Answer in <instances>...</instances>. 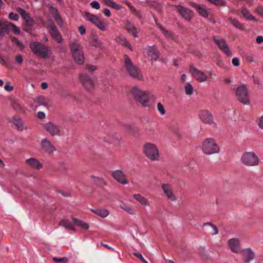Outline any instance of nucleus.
<instances>
[{"label":"nucleus","mask_w":263,"mask_h":263,"mask_svg":"<svg viewBox=\"0 0 263 263\" xmlns=\"http://www.w3.org/2000/svg\"><path fill=\"white\" fill-rule=\"evenodd\" d=\"M202 151L208 155L219 153L220 147L213 138L205 139L202 144Z\"/></svg>","instance_id":"nucleus-1"},{"label":"nucleus","mask_w":263,"mask_h":263,"mask_svg":"<svg viewBox=\"0 0 263 263\" xmlns=\"http://www.w3.org/2000/svg\"><path fill=\"white\" fill-rule=\"evenodd\" d=\"M30 48L34 54L40 56L43 59L47 58L49 51V48L40 42H31L30 44Z\"/></svg>","instance_id":"nucleus-2"},{"label":"nucleus","mask_w":263,"mask_h":263,"mask_svg":"<svg viewBox=\"0 0 263 263\" xmlns=\"http://www.w3.org/2000/svg\"><path fill=\"white\" fill-rule=\"evenodd\" d=\"M240 161L245 166L253 167L258 165L259 160L256 154L253 152H245L242 155Z\"/></svg>","instance_id":"nucleus-3"},{"label":"nucleus","mask_w":263,"mask_h":263,"mask_svg":"<svg viewBox=\"0 0 263 263\" xmlns=\"http://www.w3.org/2000/svg\"><path fill=\"white\" fill-rule=\"evenodd\" d=\"M136 101L141 104L144 107L149 106L150 97L146 92L133 88L131 90Z\"/></svg>","instance_id":"nucleus-4"},{"label":"nucleus","mask_w":263,"mask_h":263,"mask_svg":"<svg viewBox=\"0 0 263 263\" xmlns=\"http://www.w3.org/2000/svg\"><path fill=\"white\" fill-rule=\"evenodd\" d=\"M70 47L74 61L78 64H82L84 58L80 45L77 43H72L70 44Z\"/></svg>","instance_id":"nucleus-5"},{"label":"nucleus","mask_w":263,"mask_h":263,"mask_svg":"<svg viewBox=\"0 0 263 263\" xmlns=\"http://www.w3.org/2000/svg\"><path fill=\"white\" fill-rule=\"evenodd\" d=\"M144 152L151 160L156 161L158 159L159 153L155 144L150 143L145 144L144 146Z\"/></svg>","instance_id":"nucleus-6"},{"label":"nucleus","mask_w":263,"mask_h":263,"mask_svg":"<svg viewBox=\"0 0 263 263\" xmlns=\"http://www.w3.org/2000/svg\"><path fill=\"white\" fill-rule=\"evenodd\" d=\"M124 65L128 73L133 78L141 79L139 70L132 62L130 58L127 55H124Z\"/></svg>","instance_id":"nucleus-7"},{"label":"nucleus","mask_w":263,"mask_h":263,"mask_svg":"<svg viewBox=\"0 0 263 263\" xmlns=\"http://www.w3.org/2000/svg\"><path fill=\"white\" fill-rule=\"evenodd\" d=\"M85 17L87 21L93 24L101 31H104L106 30L105 26L107 25L108 24L103 23L97 15L89 12H85Z\"/></svg>","instance_id":"nucleus-8"},{"label":"nucleus","mask_w":263,"mask_h":263,"mask_svg":"<svg viewBox=\"0 0 263 263\" xmlns=\"http://www.w3.org/2000/svg\"><path fill=\"white\" fill-rule=\"evenodd\" d=\"M236 93L238 100L244 104L249 102L248 91L244 85L238 87L236 90Z\"/></svg>","instance_id":"nucleus-9"},{"label":"nucleus","mask_w":263,"mask_h":263,"mask_svg":"<svg viewBox=\"0 0 263 263\" xmlns=\"http://www.w3.org/2000/svg\"><path fill=\"white\" fill-rule=\"evenodd\" d=\"M145 52L151 58L152 62L161 61V54L156 46H147L144 49Z\"/></svg>","instance_id":"nucleus-10"},{"label":"nucleus","mask_w":263,"mask_h":263,"mask_svg":"<svg viewBox=\"0 0 263 263\" xmlns=\"http://www.w3.org/2000/svg\"><path fill=\"white\" fill-rule=\"evenodd\" d=\"M44 128L51 136L61 135L62 132V128L59 125L52 122H48L44 125Z\"/></svg>","instance_id":"nucleus-11"},{"label":"nucleus","mask_w":263,"mask_h":263,"mask_svg":"<svg viewBox=\"0 0 263 263\" xmlns=\"http://www.w3.org/2000/svg\"><path fill=\"white\" fill-rule=\"evenodd\" d=\"M213 39L214 43L218 46L219 48L227 55L231 56L232 55V52L230 51L228 45L223 39L214 36Z\"/></svg>","instance_id":"nucleus-12"},{"label":"nucleus","mask_w":263,"mask_h":263,"mask_svg":"<svg viewBox=\"0 0 263 263\" xmlns=\"http://www.w3.org/2000/svg\"><path fill=\"white\" fill-rule=\"evenodd\" d=\"M189 71L192 76L200 82L206 81L208 79V76L204 72L194 67L193 64L190 65Z\"/></svg>","instance_id":"nucleus-13"},{"label":"nucleus","mask_w":263,"mask_h":263,"mask_svg":"<svg viewBox=\"0 0 263 263\" xmlns=\"http://www.w3.org/2000/svg\"><path fill=\"white\" fill-rule=\"evenodd\" d=\"M41 149L45 153L51 154L56 151L55 147L48 139L45 138L41 140L40 142Z\"/></svg>","instance_id":"nucleus-14"},{"label":"nucleus","mask_w":263,"mask_h":263,"mask_svg":"<svg viewBox=\"0 0 263 263\" xmlns=\"http://www.w3.org/2000/svg\"><path fill=\"white\" fill-rule=\"evenodd\" d=\"M47 27L48 32L53 40L58 43H61L62 41V37L55 24L51 23L48 25Z\"/></svg>","instance_id":"nucleus-15"},{"label":"nucleus","mask_w":263,"mask_h":263,"mask_svg":"<svg viewBox=\"0 0 263 263\" xmlns=\"http://www.w3.org/2000/svg\"><path fill=\"white\" fill-rule=\"evenodd\" d=\"M79 79L84 88L87 90H90L94 87V82L92 79L85 73L80 74Z\"/></svg>","instance_id":"nucleus-16"},{"label":"nucleus","mask_w":263,"mask_h":263,"mask_svg":"<svg viewBox=\"0 0 263 263\" xmlns=\"http://www.w3.org/2000/svg\"><path fill=\"white\" fill-rule=\"evenodd\" d=\"M161 187L164 194L168 199L172 201L176 200V197L173 192L172 185L168 183H163Z\"/></svg>","instance_id":"nucleus-17"},{"label":"nucleus","mask_w":263,"mask_h":263,"mask_svg":"<svg viewBox=\"0 0 263 263\" xmlns=\"http://www.w3.org/2000/svg\"><path fill=\"white\" fill-rule=\"evenodd\" d=\"M17 11L20 14L22 18L25 21L26 25L33 27L35 24L34 20L31 18L28 13L21 8H17Z\"/></svg>","instance_id":"nucleus-18"},{"label":"nucleus","mask_w":263,"mask_h":263,"mask_svg":"<svg viewBox=\"0 0 263 263\" xmlns=\"http://www.w3.org/2000/svg\"><path fill=\"white\" fill-rule=\"evenodd\" d=\"M111 175L116 180L122 184H126L128 183V180L125 178L124 173L121 170H116L112 172Z\"/></svg>","instance_id":"nucleus-19"},{"label":"nucleus","mask_w":263,"mask_h":263,"mask_svg":"<svg viewBox=\"0 0 263 263\" xmlns=\"http://www.w3.org/2000/svg\"><path fill=\"white\" fill-rule=\"evenodd\" d=\"M243 258V260L246 263L250 262L255 258V254L250 248L242 249L240 252Z\"/></svg>","instance_id":"nucleus-20"},{"label":"nucleus","mask_w":263,"mask_h":263,"mask_svg":"<svg viewBox=\"0 0 263 263\" xmlns=\"http://www.w3.org/2000/svg\"><path fill=\"white\" fill-rule=\"evenodd\" d=\"M228 245L233 252L237 253L239 252L240 243L239 239L237 238L230 239L228 241Z\"/></svg>","instance_id":"nucleus-21"},{"label":"nucleus","mask_w":263,"mask_h":263,"mask_svg":"<svg viewBox=\"0 0 263 263\" xmlns=\"http://www.w3.org/2000/svg\"><path fill=\"white\" fill-rule=\"evenodd\" d=\"M124 27L127 31L132 34L135 37L138 36L136 27L129 21L126 20L124 22Z\"/></svg>","instance_id":"nucleus-22"},{"label":"nucleus","mask_w":263,"mask_h":263,"mask_svg":"<svg viewBox=\"0 0 263 263\" xmlns=\"http://www.w3.org/2000/svg\"><path fill=\"white\" fill-rule=\"evenodd\" d=\"M181 15L187 20H190L192 17V11L187 8L180 5L175 6Z\"/></svg>","instance_id":"nucleus-23"},{"label":"nucleus","mask_w":263,"mask_h":263,"mask_svg":"<svg viewBox=\"0 0 263 263\" xmlns=\"http://www.w3.org/2000/svg\"><path fill=\"white\" fill-rule=\"evenodd\" d=\"M199 117L205 123L211 124L213 122V117L208 110H202L200 112Z\"/></svg>","instance_id":"nucleus-24"},{"label":"nucleus","mask_w":263,"mask_h":263,"mask_svg":"<svg viewBox=\"0 0 263 263\" xmlns=\"http://www.w3.org/2000/svg\"><path fill=\"white\" fill-rule=\"evenodd\" d=\"M28 165L33 168L40 170L43 167L42 164L40 163L38 160L34 158H31L26 160Z\"/></svg>","instance_id":"nucleus-25"},{"label":"nucleus","mask_w":263,"mask_h":263,"mask_svg":"<svg viewBox=\"0 0 263 263\" xmlns=\"http://www.w3.org/2000/svg\"><path fill=\"white\" fill-rule=\"evenodd\" d=\"M49 10L53 15V17L56 22L57 23L58 25H60L62 23V19L60 16V14L58 9L53 6H51L49 8Z\"/></svg>","instance_id":"nucleus-26"},{"label":"nucleus","mask_w":263,"mask_h":263,"mask_svg":"<svg viewBox=\"0 0 263 263\" xmlns=\"http://www.w3.org/2000/svg\"><path fill=\"white\" fill-rule=\"evenodd\" d=\"M203 227H206V230L211 234L212 235H216L218 233L217 227L212 223L211 222H208L204 223L203 224Z\"/></svg>","instance_id":"nucleus-27"},{"label":"nucleus","mask_w":263,"mask_h":263,"mask_svg":"<svg viewBox=\"0 0 263 263\" xmlns=\"http://www.w3.org/2000/svg\"><path fill=\"white\" fill-rule=\"evenodd\" d=\"M133 197L142 205H150L149 201L146 198L142 196L140 194H134L133 195Z\"/></svg>","instance_id":"nucleus-28"},{"label":"nucleus","mask_w":263,"mask_h":263,"mask_svg":"<svg viewBox=\"0 0 263 263\" xmlns=\"http://www.w3.org/2000/svg\"><path fill=\"white\" fill-rule=\"evenodd\" d=\"M59 224L60 226H63L65 227L66 229L72 230L73 231H76V228L74 227V223H72L71 222H70L68 219H63L60 222Z\"/></svg>","instance_id":"nucleus-29"},{"label":"nucleus","mask_w":263,"mask_h":263,"mask_svg":"<svg viewBox=\"0 0 263 263\" xmlns=\"http://www.w3.org/2000/svg\"><path fill=\"white\" fill-rule=\"evenodd\" d=\"M116 41L117 43L120 44V45L125 46L130 50H132V45L128 42L126 38L123 36H118L116 39Z\"/></svg>","instance_id":"nucleus-30"},{"label":"nucleus","mask_w":263,"mask_h":263,"mask_svg":"<svg viewBox=\"0 0 263 263\" xmlns=\"http://www.w3.org/2000/svg\"><path fill=\"white\" fill-rule=\"evenodd\" d=\"M91 211L97 215L98 216L102 217L105 218L109 214V212L108 210L105 209H91Z\"/></svg>","instance_id":"nucleus-31"},{"label":"nucleus","mask_w":263,"mask_h":263,"mask_svg":"<svg viewBox=\"0 0 263 263\" xmlns=\"http://www.w3.org/2000/svg\"><path fill=\"white\" fill-rule=\"evenodd\" d=\"M72 221L75 225L85 230H88L89 228V224L84 221L77 218H72Z\"/></svg>","instance_id":"nucleus-32"},{"label":"nucleus","mask_w":263,"mask_h":263,"mask_svg":"<svg viewBox=\"0 0 263 263\" xmlns=\"http://www.w3.org/2000/svg\"><path fill=\"white\" fill-rule=\"evenodd\" d=\"M10 22H1L0 21V33H9V30L10 28Z\"/></svg>","instance_id":"nucleus-33"},{"label":"nucleus","mask_w":263,"mask_h":263,"mask_svg":"<svg viewBox=\"0 0 263 263\" xmlns=\"http://www.w3.org/2000/svg\"><path fill=\"white\" fill-rule=\"evenodd\" d=\"M241 13L243 16V17L247 20L256 21L255 17L253 16L249 12L248 9L246 7H243L242 8Z\"/></svg>","instance_id":"nucleus-34"},{"label":"nucleus","mask_w":263,"mask_h":263,"mask_svg":"<svg viewBox=\"0 0 263 263\" xmlns=\"http://www.w3.org/2000/svg\"><path fill=\"white\" fill-rule=\"evenodd\" d=\"M193 7L195 8L198 12L203 17H207L208 13L207 11L200 5H197L195 3H193L192 5Z\"/></svg>","instance_id":"nucleus-35"},{"label":"nucleus","mask_w":263,"mask_h":263,"mask_svg":"<svg viewBox=\"0 0 263 263\" xmlns=\"http://www.w3.org/2000/svg\"><path fill=\"white\" fill-rule=\"evenodd\" d=\"M11 122L17 129H22L23 123L21 119L18 117H14L11 120Z\"/></svg>","instance_id":"nucleus-36"},{"label":"nucleus","mask_w":263,"mask_h":263,"mask_svg":"<svg viewBox=\"0 0 263 263\" xmlns=\"http://www.w3.org/2000/svg\"><path fill=\"white\" fill-rule=\"evenodd\" d=\"M119 208L123 209L125 212L130 215H133L136 213L135 211L134 210L132 206H127L124 204H122L119 205Z\"/></svg>","instance_id":"nucleus-37"},{"label":"nucleus","mask_w":263,"mask_h":263,"mask_svg":"<svg viewBox=\"0 0 263 263\" xmlns=\"http://www.w3.org/2000/svg\"><path fill=\"white\" fill-rule=\"evenodd\" d=\"M231 23L237 28L239 29L242 30H244L245 28L242 24L239 22L238 20L233 19L232 18H229Z\"/></svg>","instance_id":"nucleus-38"},{"label":"nucleus","mask_w":263,"mask_h":263,"mask_svg":"<svg viewBox=\"0 0 263 263\" xmlns=\"http://www.w3.org/2000/svg\"><path fill=\"white\" fill-rule=\"evenodd\" d=\"M158 27L160 28L163 34L168 39H172L173 35L171 31L166 30L162 26L160 25H157Z\"/></svg>","instance_id":"nucleus-39"},{"label":"nucleus","mask_w":263,"mask_h":263,"mask_svg":"<svg viewBox=\"0 0 263 263\" xmlns=\"http://www.w3.org/2000/svg\"><path fill=\"white\" fill-rule=\"evenodd\" d=\"M105 4L108 6L113 8L116 10H119L120 7L115 3L112 0H103Z\"/></svg>","instance_id":"nucleus-40"},{"label":"nucleus","mask_w":263,"mask_h":263,"mask_svg":"<svg viewBox=\"0 0 263 263\" xmlns=\"http://www.w3.org/2000/svg\"><path fill=\"white\" fill-rule=\"evenodd\" d=\"M185 93L187 95H191L193 93V87L190 83H186L184 87Z\"/></svg>","instance_id":"nucleus-41"},{"label":"nucleus","mask_w":263,"mask_h":263,"mask_svg":"<svg viewBox=\"0 0 263 263\" xmlns=\"http://www.w3.org/2000/svg\"><path fill=\"white\" fill-rule=\"evenodd\" d=\"M11 40L12 43L16 44L18 47L20 48L21 49H23L24 48L23 44L20 42L16 37L12 36L11 37Z\"/></svg>","instance_id":"nucleus-42"},{"label":"nucleus","mask_w":263,"mask_h":263,"mask_svg":"<svg viewBox=\"0 0 263 263\" xmlns=\"http://www.w3.org/2000/svg\"><path fill=\"white\" fill-rule=\"evenodd\" d=\"M35 102L40 105H43L46 106L47 103L43 96H40L36 98Z\"/></svg>","instance_id":"nucleus-43"},{"label":"nucleus","mask_w":263,"mask_h":263,"mask_svg":"<svg viewBox=\"0 0 263 263\" xmlns=\"http://www.w3.org/2000/svg\"><path fill=\"white\" fill-rule=\"evenodd\" d=\"M90 44L91 45V46L95 47H99L101 44V42L98 40V39L95 37L92 38Z\"/></svg>","instance_id":"nucleus-44"},{"label":"nucleus","mask_w":263,"mask_h":263,"mask_svg":"<svg viewBox=\"0 0 263 263\" xmlns=\"http://www.w3.org/2000/svg\"><path fill=\"white\" fill-rule=\"evenodd\" d=\"M9 25H10V28L12 29L13 32L16 34H19L21 32V30L18 27H17L15 25L12 24V23H9Z\"/></svg>","instance_id":"nucleus-45"},{"label":"nucleus","mask_w":263,"mask_h":263,"mask_svg":"<svg viewBox=\"0 0 263 263\" xmlns=\"http://www.w3.org/2000/svg\"><path fill=\"white\" fill-rule=\"evenodd\" d=\"M53 260L57 263H68V259L66 257H53Z\"/></svg>","instance_id":"nucleus-46"},{"label":"nucleus","mask_w":263,"mask_h":263,"mask_svg":"<svg viewBox=\"0 0 263 263\" xmlns=\"http://www.w3.org/2000/svg\"><path fill=\"white\" fill-rule=\"evenodd\" d=\"M157 109L160 112V113L163 115L165 114V109L164 108V106L160 102L157 104Z\"/></svg>","instance_id":"nucleus-47"},{"label":"nucleus","mask_w":263,"mask_h":263,"mask_svg":"<svg viewBox=\"0 0 263 263\" xmlns=\"http://www.w3.org/2000/svg\"><path fill=\"white\" fill-rule=\"evenodd\" d=\"M13 108L17 111H20L22 110L21 105L16 102H14L12 104Z\"/></svg>","instance_id":"nucleus-48"},{"label":"nucleus","mask_w":263,"mask_h":263,"mask_svg":"<svg viewBox=\"0 0 263 263\" xmlns=\"http://www.w3.org/2000/svg\"><path fill=\"white\" fill-rule=\"evenodd\" d=\"M90 5L92 8H95L96 9H99L100 8V5L98 2L96 1H92L90 3Z\"/></svg>","instance_id":"nucleus-49"},{"label":"nucleus","mask_w":263,"mask_h":263,"mask_svg":"<svg viewBox=\"0 0 263 263\" xmlns=\"http://www.w3.org/2000/svg\"><path fill=\"white\" fill-rule=\"evenodd\" d=\"M9 18L10 20L17 21H18L19 17L17 14L13 12H10L9 14Z\"/></svg>","instance_id":"nucleus-50"},{"label":"nucleus","mask_w":263,"mask_h":263,"mask_svg":"<svg viewBox=\"0 0 263 263\" xmlns=\"http://www.w3.org/2000/svg\"><path fill=\"white\" fill-rule=\"evenodd\" d=\"M85 68L89 72H93L97 70V68L95 65H86Z\"/></svg>","instance_id":"nucleus-51"},{"label":"nucleus","mask_w":263,"mask_h":263,"mask_svg":"<svg viewBox=\"0 0 263 263\" xmlns=\"http://www.w3.org/2000/svg\"><path fill=\"white\" fill-rule=\"evenodd\" d=\"M134 255L139 258L143 263H148V262L143 258L142 255L138 253H134Z\"/></svg>","instance_id":"nucleus-52"},{"label":"nucleus","mask_w":263,"mask_h":263,"mask_svg":"<svg viewBox=\"0 0 263 263\" xmlns=\"http://www.w3.org/2000/svg\"><path fill=\"white\" fill-rule=\"evenodd\" d=\"M255 12L258 14L263 16V7L259 6L256 8Z\"/></svg>","instance_id":"nucleus-53"},{"label":"nucleus","mask_w":263,"mask_h":263,"mask_svg":"<svg viewBox=\"0 0 263 263\" xmlns=\"http://www.w3.org/2000/svg\"><path fill=\"white\" fill-rule=\"evenodd\" d=\"M232 63L235 66H238L240 64L239 60L238 58H234L232 59Z\"/></svg>","instance_id":"nucleus-54"},{"label":"nucleus","mask_w":263,"mask_h":263,"mask_svg":"<svg viewBox=\"0 0 263 263\" xmlns=\"http://www.w3.org/2000/svg\"><path fill=\"white\" fill-rule=\"evenodd\" d=\"M10 82H8L6 83L4 88L7 91H11L13 89V87L9 85Z\"/></svg>","instance_id":"nucleus-55"},{"label":"nucleus","mask_w":263,"mask_h":263,"mask_svg":"<svg viewBox=\"0 0 263 263\" xmlns=\"http://www.w3.org/2000/svg\"><path fill=\"white\" fill-rule=\"evenodd\" d=\"M32 27L31 26H29L27 25L24 24L23 29L27 32L30 33L32 31Z\"/></svg>","instance_id":"nucleus-56"},{"label":"nucleus","mask_w":263,"mask_h":263,"mask_svg":"<svg viewBox=\"0 0 263 263\" xmlns=\"http://www.w3.org/2000/svg\"><path fill=\"white\" fill-rule=\"evenodd\" d=\"M78 30L80 33L82 35L84 34L86 32V29L83 26L79 27Z\"/></svg>","instance_id":"nucleus-57"},{"label":"nucleus","mask_w":263,"mask_h":263,"mask_svg":"<svg viewBox=\"0 0 263 263\" xmlns=\"http://www.w3.org/2000/svg\"><path fill=\"white\" fill-rule=\"evenodd\" d=\"M15 61L16 63L21 64L23 62V58L20 55H18L15 58Z\"/></svg>","instance_id":"nucleus-58"},{"label":"nucleus","mask_w":263,"mask_h":263,"mask_svg":"<svg viewBox=\"0 0 263 263\" xmlns=\"http://www.w3.org/2000/svg\"><path fill=\"white\" fill-rule=\"evenodd\" d=\"M37 117L40 119H43L45 117V115L44 112L40 111L37 112Z\"/></svg>","instance_id":"nucleus-59"},{"label":"nucleus","mask_w":263,"mask_h":263,"mask_svg":"<svg viewBox=\"0 0 263 263\" xmlns=\"http://www.w3.org/2000/svg\"><path fill=\"white\" fill-rule=\"evenodd\" d=\"M103 13L107 17H109L110 16V10L107 8L104 9L103 10Z\"/></svg>","instance_id":"nucleus-60"},{"label":"nucleus","mask_w":263,"mask_h":263,"mask_svg":"<svg viewBox=\"0 0 263 263\" xmlns=\"http://www.w3.org/2000/svg\"><path fill=\"white\" fill-rule=\"evenodd\" d=\"M258 126L260 128L263 129V115L259 119Z\"/></svg>","instance_id":"nucleus-61"},{"label":"nucleus","mask_w":263,"mask_h":263,"mask_svg":"<svg viewBox=\"0 0 263 263\" xmlns=\"http://www.w3.org/2000/svg\"><path fill=\"white\" fill-rule=\"evenodd\" d=\"M256 42L258 44H261L263 42V36L259 35L256 38Z\"/></svg>","instance_id":"nucleus-62"},{"label":"nucleus","mask_w":263,"mask_h":263,"mask_svg":"<svg viewBox=\"0 0 263 263\" xmlns=\"http://www.w3.org/2000/svg\"><path fill=\"white\" fill-rule=\"evenodd\" d=\"M91 178L94 179L95 182H100L101 179L98 177L95 176L93 175L91 176Z\"/></svg>","instance_id":"nucleus-63"},{"label":"nucleus","mask_w":263,"mask_h":263,"mask_svg":"<svg viewBox=\"0 0 263 263\" xmlns=\"http://www.w3.org/2000/svg\"><path fill=\"white\" fill-rule=\"evenodd\" d=\"M41 86L43 89H46L48 87V84L46 82H42Z\"/></svg>","instance_id":"nucleus-64"}]
</instances>
